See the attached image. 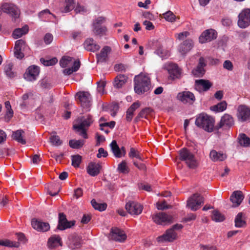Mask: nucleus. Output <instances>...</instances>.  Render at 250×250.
Listing matches in <instances>:
<instances>
[{
    "mask_svg": "<svg viewBox=\"0 0 250 250\" xmlns=\"http://www.w3.org/2000/svg\"><path fill=\"white\" fill-rule=\"evenodd\" d=\"M195 125L208 132L215 130V119L205 113L200 114L196 118Z\"/></svg>",
    "mask_w": 250,
    "mask_h": 250,
    "instance_id": "f257e3e1",
    "label": "nucleus"
},
{
    "mask_svg": "<svg viewBox=\"0 0 250 250\" xmlns=\"http://www.w3.org/2000/svg\"><path fill=\"white\" fill-rule=\"evenodd\" d=\"M77 124L73 125V128L79 132V135L84 139H87V130L93 122L92 117L87 115L79 118L77 120Z\"/></svg>",
    "mask_w": 250,
    "mask_h": 250,
    "instance_id": "f03ea898",
    "label": "nucleus"
},
{
    "mask_svg": "<svg viewBox=\"0 0 250 250\" xmlns=\"http://www.w3.org/2000/svg\"><path fill=\"white\" fill-rule=\"evenodd\" d=\"M150 81L148 76L140 74L134 78V90L138 94H141L149 90Z\"/></svg>",
    "mask_w": 250,
    "mask_h": 250,
    "instance_id": "7ed1b4c3",
    "label": "nucleus"
},
{
    "mask_svg": "<svg viewBox=\"0 0 250 250\" xmlns=\"http://www.w3.org/2000/svg\"><path fill=\"white\" fill-rule=\"evenodd\" d=\"M180 159L185 162L188 167L195 168L198 166L197 162L194 155L188 149L184 148L179 151Z\"/></svg>",
    "mask_w": 250,
    "mask_h": 250,
    "instance_id": "20e7f679",
    "label": "nucleus"
},
{
    "mask_svg": "<svg viewBox=\"0 0 250 250\" xmlns=\"http://www.w3.org/2000/svg\"><path fill=\"white\" fill-rule=\"evenodd\" d=\"M75 99L79 104L84 108H88L91 104V97L88 92L80 91L75 95Z\"/></svg>",
    "mask_w": 250,
    "mask_h": 250,
    "instance_id": "39448f33",
    "label": "nucleus"
},
{
    "mask_svg": "<svg viewBox=\"0 0 250 250\" xmlns=\"http://www.w3.org/2000/svg\"><path fill=\"white\" fill-rule=\"evenodd\" d=\"M152 219L157 224L162 225L170 224L173 221L172 216L163 212L154 214L152 216Z\"/></svg>",
    "mask_w": 250,
    "mask_h": 250,
    "instance_id": "423d86ee",
    "label": "nucleus"
},
{
    "mask_svg": "<svg viewBox=\"0 0 250 250\" xmlns=\"http://www.w3.org/2000/svg\"><path fill=\"white\" fill-rule=\"evenodd\" d=\"M237 24L241 28H245L250 25V9L245 8L239 14Z\"/></svg>",
    "mask_w": 250,
    "mask_h": 250,
    "instance_id": "0eeeda50",
    "label": "nucleus"
},
{
    "mask_svg": "<svg viewBox=\"0 0 250 250\" xmlns=\"http://www.w3.org/2000/svg\"><path fill=\"white\" fill-rule=\"evenodd\" d=\"M204 198L198 193L194 194L188 199L187 206L192 210L196 211L204 203Z\"/></svg>",
    "mask_w": 250,
    "mask_h": 250,
    "instance_id": "6e6552de",
    "label": "nucleus"
},
{
    "mask_svg": "<svg viewBox=\"0 0 250 250\" xmlns=\"http://www.w3.org/2000/svg\"><path fill=\"white\" fill-rule=\"evenodd\" d=\"M237 118L239 121L250 122V107L241 104L237 108Z\"/></svg>",
    "mask_w": 250,
    "mask_h": 250,
    "instance_id": "1a4fd4ad",
    "label": "nucleus"
},
{
    "mask_svg": "<svg viewBox=\"0 0 250 250\" xmlns=\"http://www.w3.org/2000/svg\"><path fill=\"white\" fill-rule=\"evenodd\" d=\"M234 124V119L232 116L225 114L221 118L220 122L215 125V130H219L221 128H229Z\"/></svg>",
    "mask_w": 250,
    "mask_h": 250,
    "instance_id": "9d476101",
    "label": "nucleus"
},
{
    "mask_svg": "<svg viewBox=\"0 0 250 250\" xmlns=\"http://www.w3.org/2000/svg\"><path fill=\"white\" fill-rule=\"evenodd\" d=\"M29 49L24 40L21 39L17 41L14 47L15 57L19 59H22L24 57L23 52L29 50Z\"/></svg>",
    "mask_w": 250,
    "mask_h": 250,
    "instance_id": "9b49d317",
    "label": "nucleus"
},
{
    "mask_svg": "<svg viewBox=\"0 0 250 250\" xmlns=\"http://www.w3.org/2000/svg\"><path fill=\"white\" fill-rule=\"evenodd\" d=\"M125 208L128 213L132 215L140 214L143 209L142 205L134 201H129L126 203Z\"/></svg>",
    "mask_w": 250,
    "mask_h": 250,
    "instance_id": "f8f14e48",
    "label": "nucleus"
},
{
    "mask_svg": "<svg viewBox=\"0 0 250 250\" xmlns=\"http://www.w3.org/2000/svg\"><path fill=\"white\" fill-rule=\"evenodd\" d=\"M177 98L184 104H192L196 100L195 97L193 93L189 91L179 92Z\"/></svg>",
    "mask_w": 250,
    "mask_h": 250,
    "instance_id": "ddd939ff",
    "label": "nucleus"
},
{
    "mask_svg": "<svg viewBox=\"0 0 250 250\" xmlns=\"http://www.w3.org/2000/svg\"><path fill=\"white\" fill-rule=\"evenodd\" d=\"M1 10L4 12L11 15L15 19H17L20 15V10L15 5L10 3H4L1 5Z\"/></svg>",
    "mask_w": 250,
    "mask_h": 250,
    "instance_id": "4468645a",
    "label": "nucleus"
},
{
    "mask_svg": "<svg viewBox=\"0 0 250 250\" xmlns=\"http://www.w3.org/2000/svg\"><path fill=\"white\" fill-rule=\"evenodd\" d=\"M217 36V33L215 30L209 29L203 32L199 37V42L201 43L209 42L213 40L216 39Z\"/></svg>",
    "mask_w": 250,
    "mask_h": 250,
    "instance_id": "2eb2a0df",
    "label": "nucleus"
},
{
    "mask_svg": "<svg viewBox=\"0 0 250 250\" xmlns=\"http://www.w3.org/2000/svg\"><path fill=\"white\" fill-rule=\"evenodd\" d=\"M40 73V68L36 65L29 66L24 74V78L28 81H33L36 80Z\"/></svg>",
    "mask_w": 250,
    "mask_h": 250,
    "instance_id": "dca6fc26",
    "label": "nucleus"
},
{
    "mask_svg": "<svg viewBox=\"0 0 250 250\" xmlns=\"http://www.w3.org/2000/svg\"><path fill=\"white\" fill-rule=\"evenodd\" d=\"M109 238L116 241L122 242L126 240V235L123 230L118 228H114L111 229Z\"/></svg>",
    "mask_w": 250,
    "mask_h": 250,
    "instance_id": "f3484780",
    "label": "nucleus"
},
{
    "mask_svg": "<svg viewBox=\"0 0 250 250\" xmlns=\"http://www.w3.org/2000/svg\"><path fill=\"white\" fill-rule=\"evenodd\" d=\"M168 71L169 74V77L174 80L179 79L182 77V69H180L176 64L169 63L168 66Z\"/></svg>",
    "mask_w": 250,
    "mask_h": 250,
    "instance_id": "a211bd4d",
    "label": "nucleus"
},
{
    "mask_svg": "<svg viewBox=\"0 0 250 250\" xmlns=\"http://www.w3.org/2000/svg\"><path fill=\"white\" fill-rule=\"evenodd\" d=\"M74 221H68L65 215L63 213L59 214V224L57 228L60 230H64L70 228L75 224Z\"/></svg>",
    "mask_w": 250,
    "mask_h": 250,
    "instance_id": "6ab92c4d",
    "label": "nucleus"
},
{
    "mask_svg": "<svg viewBox=\"0 0 250 250\" xmlns=\"http://www.w3.org/2000/svg\"><path fill=\"white\" fill-rule=\"evenodd\" d=\"M31 225L32 227L38 231L45 232L50 229V226L48 223L43 222L36 218L32 219Z\"/></svg>",
    "mask_w": 250,
    "mask_h": 250,
    "instance_id": "aec40b11",
    "label": "nucleus"
},
{
    "mask_svg": "<svg viewBox=\"0 0 250 250\" xmlns=\"http://www.w3.org/2000/svg\"><path fill=\"white\" fill-rule=\"evenodd\" d=\"M212 83L208 80L200 79L195 81V86L199 92L207 91L212 86Z\"/></svg>",
    "mask_w": 250,
    "mask_h": 250,
    "instance_id": "412c9836",
    "label": "nucleus"
},
{
    "mask_svg": "<svg viewBox=\"0 0 250 250\" xmlns=\"http://www.w3.org/2000/svg\"><path fill=\"white\" fill-rule=\"evenodd\" d=\"M206 66V63L204 58L202 57H200L199 60L198 65L192 71L193 75L197 77H202L205 72L204 67Z\"/></svg>",
    "mask_w": 250,
    "mask_h": 250,
    "instance_id": "4be33fe9",
    "label": "nucleus"
},
{
    "mask_svg": "<svg viewBox=\"0 0 250 250\" xmlns=\"http://www.w3.org/2000/svg\"><path fill=\"white\" fill-rule=\"evenodd\" d=\"M177 237V233L173 230L169 229L167 230L165 234L157 238V241L159 242H164L165 241L172 242Z\"/></svg>",
    "mask_w": 250,
    "mask_h": 250,
    "instance_id": "5701e85b",
    "label": "nucleus"
},
{
    "mask_svg": "<svg viewBox=\"0 0 250 250\" xmlns=\"http://www.w3.org/2000/svg\"><path fill=\"white\" fill-rule=\"evenodd\" d=\"M111 49L110 47L105 46L103 47L100 52L96 55L97 62H105L108 60V55L110 53Z\"/></svg>",
    "mask_w": 250,
    "mask_h": 250,
    "instance_id": "b1692460",
    "label": "nucleus"
},
{
    "mask_svg": "<svg viewBox=\"0 0 250 250\" xmlns=\"http://www.w3.org/2000/svg\"><path fill=\"white\" fill-rule=\"evenodd\" d=\"M193 46V43L192 40L188 39L179 45L178 50L182 54L185 55L191 49Z\"/></svg>",
    "mask_w": 250,
    "mask_h": 250,
    "instance_id": "393cba45",
    "label": "nucleus"
},
{
    "mask_svg": "<svg viewBox=\"0 0 250 250\" xmlns=\"http://www.w3.org/2000/svg\"><path fill=\"white\" fill-rule=\"evenodd\" d=\"M101 169V166L94 162H90L86 167L87 172L92 176L99 174Z\"/></svg>",
    "mask_w": 250,
    "mask_h": 250,
    "instance_id": "a878e982",
    "label": "nucleus"
},
{
    "mask_svg": "<svg viewBox=\"0 0 250 250\" xmlns=\"http://www.w3.org/2000/svg\"><path fill=\"white\" fill-rule=\"evenodd\" d=\"M244 199L242 192L241 191H236L233 192L230 197V200L233 204V206L238 207L240 205Z\"/></svg>",
    "mask_w": 250,
    "mask_h": 250,
    "instance_id": "bb28decb",
    "label": "nucleus"
},
{
    "mask_svg": "<svg viewBox=\"0 0 250 250\" xmlns=\"http://www.w3.org/2000/svg\"><path fill=\"white\" fill-rule=\"evenodd\" d=\"M84 47L88 51L95 52L100 49V46L96 44L93 39H87L84 42Z\"/></svg>",
    "mask_w": 250,
    "mask_h": 250,
    "instance_id": "cd10ccee",
    "label": "nucleus"
},
{
    "mask_svg": "<svg viewBox=\"0 0 250 250\" xmlns=\"http://www.w3.org/2000/svg\"><path fill=\"white\" fill-rule=\"evenodd\" d=\"M209 157L213 162H219L225 160L227 158V155L223 152L212 150L210 152Z\"/></svg>",
    "mask_w": 250,
    "mask_h": 250,
    "instance_id": "c85d7f7f",
    "label": "nucleus"
},
{
    "mask_svg": "<svg viewBox=\"0 0 250 250\" xmlns=\"http://www.w3.org/2000/svg\"><path fill=\"white\" fill-rule=\"evenodd\" d=\"M47 245L50 249H55L61 246L62 242L60 237L57 235L52 236L49 238Z\"/></svg>",
    "mask_w": 250,
    "mask_h": 250,
    "instance_id": "c756f323",
    "label": "nucleus"
},
{
    "mask_svg": "<svg viewBox=\"0 0 250 250\" xmlns=\"http://www.w3.org/2000/svg\"><path fill=\"white\" fill-rule=\"evenodd\" d=\"M128 78L125 75H119L114 79V86L117 88L122 87L127 81Z\"/></svg>",
    "mask_w": 250,
    "mask_h": 250,
    "instance_id": "7c9ffc66",
    "label": "nucleus"
},
{
    "mask_svg": "<svg viewBox=\"0 0 250 250\" xmlns=\"http://www.w3.org/2000/svg\"><path fill=\"white\" fill-rule=\"evenodd\" d=\"M140 104L139 102L134 103L127 109L126 114V119L127 121L130 122L132 119L134 112L139 108Z\"/></svg>",
    "mask_w": 250,
    "mask_h": 250,
    "instance_id": "2f4dec72",
    "label": "nucleus"
},
{
    "mask_svg": "<svg viewBox=\"0 0 250 250\" xmlns=\"http://www.w3.org/2000/svg\"><path fill=\"white\" fill-rule=\"evenodd\" d=\"M75 0H64L63 5L61 8L62 12L67 13L74 8Z\"/></svg>",
    "mask_w": 250,
    "mask_h": 250,
    "instance_id": "473e14b6",
    "label": "nucleus"
},
{
    "mask_svg": "<svg viewBox=\"0 0 250 250\" xmlns=\"http://www.w3.org/2000/svg\"><path fill=\"white\" fill-rule=\"evenodd\" d=\"M24 132L21 129L18 130L13 132L12 137L13 138L22 144H25L26 141L24 138Z\"/></svg>",
    "mask_w": 250,
    "mask_h": 250,
    "instance_id": "72a5a7b5",
    "label": "nucleus"
},
{
    "mask_svg": "<svg viewBox=\"0 0 250 250\" xmlns=\"http://www.w3.org/2000/svg\"><path fill=\"white\" fill-rule=\"evenodd\" d=\"M81 62L79 60L75 61L73 66L71 68H66L63 70V73L64 75H69L74 72L78 71L80 67Z\"/></svg>",
    "mask_w": 250,
    "mask_h": 250,
    "instance_id": "f704fd0d",
    "label": "nucleus"
},
{
    "mask_svg": "<svg viewBox=\"0 0 250 250\" xmlns=\"http://www.w3.org/2000/svg\"><path fill=\"white\" fill-rule=\"evenodd\" d=\"M244 215L243 213H239L235 219V226L237 228H242L246 226Z\"/></svg>",
    "mask_w": 250,
    "mask_h": 250,
    "instance_id": "c9c22d12",
    "label": "nucleus"
},
{
    "mask_svg": "<svg viewBox=\"0 0 250 250\" xmlns=\"http://www.w3.org/2000/svg\"><path fill=\"white\" fill-rule=\"evenodd\" d=\"M227 104L226 101H222L216 105L210 106V109L215 112H220L225 110Z\"/></svg>",
    "mask_w": 250,
    "mask_h": 250,
    "instance_id": "e433bc0d",
    "label": "nucleus"
},
{
    "mask_svg": "<svg viewBox=\"0 0 250 250\" xmlns=\"http://www.w3.org/2000/svg\"><path fill=\"white\" fill-rule=\"evenodd\" d=\"M28 31V27L27 25L21 28L16 29L13 32V36L15 39L20 38L22 35L26 34Z\"/></svg>",
    "mask_w": 250,
    "mask_h": 250,
    "instance_id": "4c0bfd02",
    "label": "nucleus"
},
{
    "mask_svg": "<svg viewBox=\"0 0 250 250\" xmlns=\"http://www.w3.org/2000/svg\"><path fill=\"white\" fill-rule=\"evenodd\" d=\"M110 146L111 147L112 151L114 153L115 156L117 158H120L122 157V150H120L118 145L115 140H113Z\"/></svg>",
    "mask_w": 250,
    "mask_h": 250,
    "instance_id": "58836bf2",
    "label": "nucleus"
},
{
    "mask_svg": "<svg viewBox=\"0 0 250 250\" xmlns=\"http://www.w3.org/2000/svg\"><path fill=\"white\" fill-rule=\"evenodd\" d=\"M153 110L150 107H146L142 109L140 113L138 114L137 116L135 118V120L137 121L140 118H146L148 115L150 114Z\"/></svg>",
    "mask_w": 250,
    "mask_h": 250,
    "instance_id": "ea45409f",
    "label": "nucleus"
},
{
    "mask_svg": "<svg viewBox=\"0 0 250 250\" xmlns=\"http://www.w3.org/2000/svg\"><path fill=\"white\" fill-rule=\"evenodd\" d=\"M84 142L83 140H71L69 142V145L72 148L79 149L83 147Z\"/></svg>",
    "mask_w": 250,
    "mask_h": 250,
    "instance_id": "a19ab883",
    "label": "nucleus"
},
{
    "mask_svg": "<svg viewBox=\"0 0 250 250\" xmlns=\"http://www.w3.org/2000/svg\"><path fill=\"white\" fill-rule=\"evenodd\" d=\"M155 52L162 59H167L170 56L169 51L162 46L159 47Z\"/></svg>",
    "mask_w": 250,
    "mask_h": 250,
    "instance_id": "79ce46f5",
    "label": "nucleus"
},
{
    "mask_svg": "<svg viewBox=\"0 0 250 250\" xmlns=\"http://www.w3.org/2000/svg\"><path fill=\"white\" fill-rule=\"evenodd\" d=\"M128 156L131 158H136L141 161L143 160L142 155L137 150L133 147L130 149Z\"/></svg>",
    "mask_w": 250,
    "mask_h": 250,
    "instance_id": "37998d69",
    "label": "nucleus"
},
{
    "mask_svg": "<svg viewBox=\"0 0 250 250\" xmlns=\"http://www.w3.org/2000/svg\"><path fill=\"white\" fill-rule=\"evenodd\" d=\"M92 207L97 210L100 211H104L106 209L107 205L106 204L98 203L95 199H93L91 201Z\"/></svg>",
    "mask_w": 250,
    "mask_h": 250,
    "instance_id": "c03bdc74",
    "label": "nucleus"
},
{
    "mask_svg": "<svg viewBox=\"0 0 250 250\" xmlns=\"http://www.w3.org/2000/svg\"><path fill=\"white\" fill-rule=\"evenodd\" d=\"M212 219L215 222H222L225 220V216L217 210L212 212Z\"/></svg>",
    "mask_w": 250,
    "mask_h": 250,
    "instance_id": "a18cd8bd",
    "label": "nucleus"
},
{
    "mask_svg": "<svg viewBox=\"0 0 250 250\" xmlns=\"http://www.w3.org/2000/svg\"><path fill=\"white\" fill-rule=\"evenodd\" d=\"M162 17L167 21L171 22L175 21L176 20L175 15L170 11H168L163 14Z\"/></svg>",
    "mask_w": 250,
    "mask_h": 250,
    "instance_id": "49530a36",
    "label": "nucleus"
},
{
    "mask_svg": "<svg viewBox=\"0 0 250 250\" xmlns=\"http://www.w3.org/2000/svg\"><path fill=\"white\" fill-rule=\"evenodd\" d=\"M93 31L94 33L96 35L100 36H103L105 34L107 31V29L105 26H102L100 25H95L94 26Z\"/></svg>",
    "mask_w": 250,
    "mask_h": 250,
    "instance_id": "de8ad7c7",
    "label": "nucleus"
},
{
    "mask_svg": "<svg viewBox=\"0 0 250 250\" xmlns=\"http://www.w3.org/2000/svg\"><path fill=\"white\" fill-rule=\"evenodd\" d=\"M73 60V58L69 56H63L60 61V64L62 67H65L69 65Z\"/></svg>",
    "mask_w": 250,
    "mask_h": 250,
    "instance_id": "09e8293b",
    "label": "nucleus"
},
{
    "mask_svg": "<svg viewBox=\"0 0 250 250\" xmlns=\"http://www.w3.org/2000/svg\"><path fill=\"white\" fill-rule=\"evenodd\" d=\"M72 165L75 167H78L82 162V157L80 155L71 156Z\"/></svg>",
    "mask_w": 250,
    "mask_h": 250,
    "instance_id": "8fccbe9b",
    "label": "nucleus"
},
{
    "mask_svg": "<svg viewBox=\"0 0 250 250\" xmlns=\"http://www.w3.org/2000/svg\"><path fill=\"white\" fill-rule=\"evenodd\" d=\"M239 143L243 146H250V138L248 137L245 134H242L240 135Z\"/></svg>",
    "mask_w": 250,
    "mask_h": 250,
    "instance_id": "3c124183",
    "label": "nucleus"
},
{
    "mask_svg": "<svg viewBox=\"0 0 250 250\" xmlns=\"http://www.w3.org/2000/svg\"><path fill=\"white\" fill-rule=\"evenodd\" d=\"M0 245L9 247H18L19 243L16 242H13L9 240L0 241Z\"/></svg>",
    "mask_w": 250,
    "mask_h": 250,
    "instance_id": "603ef678",
    "label": "nucleus"
},
{
    "mask_svg": "<svg viewBox=\"0 0 250 250\" xmlns=\"http://www.w3.org/2000/svg\"><path fill=\"white\" fill-rule=\"evenodd\" d=\"M118 170L120 172L123 173H127L129 172V168L127 166L125 161H123L119 164Z\"/></svg>",
    "mask_w": 250,
    "mask_h": 250,
    "instance_id": "864d4df0",
    "label": "nucleus"
},
{
    "mask_svg": "<svg viewBox=\"0 0 250 250\" xmlns=\"http://www.w3.org/2000/svg\"><path fill=\"white\" fill-rule=\"evenodd\" d=\"M71 248L73 249H78L81 246V239L79 237L74 238L71 242Z\"/></svg>",
    "mask_w": 250,
    "mask_h": 250,
    "instance_id": "5fc2aeb1",
    "label": "nucleus"
},
{
    "mask_svg": "<svg viewBox=\"0 0 250 250\" xmlns=\"http://www.w3.org/2000/svg\"><path fill=\"white\" fill-rule=\"evenodd\" d=\"M40 61L43 65L45 66H51L56 64L58 60L56 58H54L48 60H45L43 58H41L40 59Z\"/></svg>",
    "mask_w": 250,
    "mask_h": 250,
    "instance_id": "6e6d98bb",
    "label": "nucleus"
},
{
    "mask_svg": "<svg viewBox=\"0 0 250 250\" xmlns=\"http://www.w3.org/2000/svg\"><path fill=\"white\" fill-rule=\"evenodd\" d=\"M13 64L11 63H9L6 64L4 66V71L6 75L9 77H14V73L12 71Z\"/></svg>",
    "mask_w": 250,
    "mask_h": 250,
    "instance_id": "4d7b16f0",
    "label": "nucleus"
},
{
    "mask_svg": "<svg viewBox=\"0 0 250 250\" xmlns=\"http://www.w3.org/2000/svg\"><path fill=\"white\" fill-rule=\"evenodd\" d=\"M50 141L52 145L56 146H60L62 143L60 137L57 135H51L50 138Z\"/></svg>",
    "mask_w": 250,
    "mask_h": 250,
    "instance_id": "13d9d810",
    "label": "nucleus"
},
{
    "mask_svg": "<svg viewBox=\"0 0 250 250\" xmlns=\"http://www.w3.org/2000/svg\"><path fill=\"white\" fill-rule=\"evenodd\" d=\"M86 8L82 5L77 3V6L75 9V11L76 13L84 14L87 12Z\"/></svg>",
    "mask_w": 250,
    "mask_h": 250,
    "instance_id": "bf43d9fd",
    "label": "nucleus"
},
{
    "mask_svg": "<svg viewBox=\"0 0 250 250\" xmlns=\"http://www.w3.org/2000/svg\"><path fill=\"white\" fill-rule=\"evenodd\" d=\"M106 83L104 81H100L97 82V90L101 94H104V89Z\"/></svg>",
    "mask_w": 250,
    "mask_h": 250,
    "instance_id": "052dcab7",
    "label": "nucleus"
},
{
    "mask_svg": "<svg viewBox=\"0 0 250 250\" xmlns=\"http://www.w3.org/2000/svg\"><path fill=\"white\" fill-rule=\"evenodd\" d=\"M171 206L167 205L165 201L159 202L157 203V208L159 210H164L165 209L169 208Z\"/></svg>",
    "mask_w": 250,
    "mask_h": 250,
    "instance_id": "680f3d73",
    "label": "nucleus"
},
{
    "mask_svg": "<svg viewBox=\"0 0 250 250\" xmlns=\"http://www.w3.org/2000/svg\"><path fill=\"white\" fill-rule=\"evenodd\" d=\"M189 33L188 31H185L179 33H177L175 35V37L179 40H183L186 38Z\"/></svg>",
    "mask_w": 250,
    "mask_h": 250,
    "instance_id": "e2e57ef3",
    "label": "nucleus"
},
{
    "mask_svg": "<svg viewBox=\"0 0 250 250\" xmlns=\"http://www.w3.org/2000/svg\"><path fill=\"white\" fill-rule=\"evenodd\" d=\"M115 124L116 123L115 121H111L108 123H101L100 124V129L104 130V127L106 126H108L110 128H113L115 125Z\"/></svg>",
    "mask_w": 250,
    "mask_h": 250,
    "instance_id": "0e129e2a",
    "label": "nucleus"
},
{
    "mask_svg": "<svg viewBox=\"0 0 250 250\" xmlns=\"http://www.w3.org/2000/svg\"><path fill=\"white\" fill-rule=\"evenodd\" d=\"M108 155L107 152L105 150L103 147H101L98 150V153L97 154V157L100 158L102 157H106Z\"/></svg>",
    "mask_w": 250,
    "mask_h": 250,
    "instance_id": "69168bd1",
    "label": "nucleus"
},
{
    "mask_svg": "<svg viewBox=\"0 0 250 250\" xmlns=\"http://www.w3.org/2000/svg\"><path fill=\"white\" fill-rule=\"evenodd\" d=\"M223 67L229 71H231L233 69V64L230 61L226 60L223 63Z\"/></svg>",
    "mask_w": 250,
    "mask_h": 250,
    "instance_id": "338daca9",
    "label": "nucleus"
},
{
    "mask_svg": "<svg viewBox=\"0 0 250 250\" xmlns=\"http://www.w3.org/2000/svg\"><path fill=\"white\" fill-rule=\"evenodd\" d=\"M201 250H217V247L211 245H202L201 246Z\"/></svg>",
    "mask_w": 250,
    "mask_h": 250,
    "instance_id": "774afa93",
    "label": "nucleus"
}]
</instances>
